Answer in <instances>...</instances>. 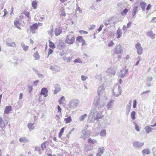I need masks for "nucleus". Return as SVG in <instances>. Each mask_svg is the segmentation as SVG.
<instances>
[{"label":"nucleus","instance_id":"nucleus-1","mask_svg":"<svg viewBox=\"0 0 156 156\" xmlns=\"http://www.w3.org/2000/svg\"><path fill=\"white\" fill-rule=\"evenodd\" d=\"M107 99V98L105 97L104 99H101L99 98H96L94 101V104L99 109L104 107L105 103V101Z\"/></svg>","mask_w":156,"mask_h":156},{"label":"nucleus","instance_id":"nucleus-2","mask_svg":"<svg viewBox=\"0 0 156 156\" xmlns=\"http://www.w3.org/2000/svg\"><path fill=\"white\" fill-rule=\"evenodd\" d=\"M75 40V38L74 35L70 34L66 36L65 42L68 44H72L74 42Z\"/></svg>","mask_w":156,"mask_h":156},{"label":"nucleus","instance_id":"nucleus-3","mask_svg":"<svg viewBox=\"0 0 156 156\" xmlns=\"http://www.w3.org/2000/svg\"><path fill=\"white\" fill-rule=\"evenodd\" d=\"M90 115L92 116L93 119L94 120H97L101 118L102 116L99 114L98 113L96 109L93 108L90 112Z\"/></svg>","mask_w":156,"mask_h":156},{"label":"nucleus","instance_id":"nucleus-4","mask_svg":"<svg viewBox=\"0 0 156 156\" xmlns=\"http://www.w3.org/2000/svg\"><path fill=\"white\" fill-rule=\"evenodd\" d=\"M8 121L5 118L3 119L0 117V127L2 130H4L5 128L8 125Z\"/></svg>","mask_w":156,"mask_h":156},{"label":"nucleus","instance_id":"nucleus-5","mask_svg":"<svg viewBox=\"0 0 156 156\" xmlns=\"http://www.w3.org/2000/svg\"><path fill=\"white\" fill-rule=\"evenodd\" d=\"M79 102V101L77 99H72L69 102V105L70 108H73L77 106Z\"/></svg>","mask_w":156,"mask_h":156},{"label":"nucleus","instance_id":"nucleus-6","mask_svg":"<svg viewBox=\"0 0 156 156\" xmlns=\"http://www.w3.org/2000/svg\"><path fill=\"white\" fill-rule=\"evenodd\" d=\"M117 86H115V87L113 88V94L114 96L116 97H118L121 94L122 90L120 86L119 85L118 86V88H117Z\"/></svg>","mask_w":156,"mask_h":156},{"label":"nucleus","instance_id":"nucleus-7","mask_svg":"<svg viewBox=\"0 0 156 156\" xmlns=\"http://www.w3.org/2000/svg\"><path fill=\"white\" fill-rule=\"evenodd\" d=\"M133 145L135 148H141L144 144V142H140L139 141H135L133 143Z\"/></svg>","mask_w":156,"mask_h":156},{"label":"nucleus","instance_id":"nucleus-8","mask_svg":"<svg viewBox=\"0 0 156 156\" xmlns=\"http://www.w3.org/2000/svg\"><path fill=\"white\" fill-rule=\"evenodd\" d=\"M135 48L137 50V52L139 55H141L143 53V48L140 43H137L135 45Z\"/></svg>","mask_w":156,"mask_h":156},{"label":"nucleus","instance_id":"nucleus-9","mask_svg":"<svg viewBox=\"0 0 156 156\" xmlns=\"http://www.w3.org/2000/svg\"><path fill=\"white\" fill-rule=\"evenodd\" d=\"M123 50L120 44H119L116 46L114 50V53L116 54H119L121 53L122 52Z\"/></svg>","mask_w":156,"mask_h":156},{"label":"nucleus","instance_id":"nucleus-10","mask_svg":"<svg viewBox=\"0 0 156 156\" xmlns=\"http://www.w3.org/2000/svg\"><path fill=\"white\" fill-rule=\"evenodd\" d=\"M105 88L103 85L100 86L97 90L98 94L99 95H101L105 93Z\"/></svg>","mask_w":156,"mask_h":156},{"label":"nucleus","instance_id":"nucleus-11","mask_svg":"<svg viewBox=\"0 0 156 156\" xmlns=\"http://www.w3.org/2000/svg\"><path fill=\"white\" fill-rule=\"evenodd\" d=\"M82 134L81 137L83 140H85L88 137L90 136L89 134L87 133L85 130H83L82 131Z\"/></svg>","mask_w":156,"mask_h":156},{"label":"nucleus","instance_id":"nucleus-12","mask_svg":"<svg viewBox=\"0 0 156 156\" xmlns=\"http://www.w3.org/2000/svg\"><path fill=\"white\" fill-rule=\"evenodd\" d=\"M48 90L46 88H43L41 89V94L43 95L44 97L48 96Z\"/></svg>","mask_w":156,"mask_h":156},{"label":"nucleus","instance_id":"nucleus-13","mask_svg":"<svg viewBox=\"0 0 156 156\" xmlns=\"http://www.w3.org/2000/svg\"><path fill=\"white\" fill-rule=\"evenodd\" d=\"M131 107V101H130L129 103L128 104L126 108V114L128 115L130 111V109Z\"/></svg>","mask_w":156,"mask_h":156},{"label":"nucleus","instance_id":"nucleus-14","mask_svg":"<svg viewBox=\"0 0 156 156\" xmlns=\"http://www.w3.org/2000/svg\"><path fill=\"white\" fill-rule=\"evenodd\" d=\"M55 90H54V93L56 94L59 92L61 90V88L59 85L57 84L55 86Z\"/></svg>","mask_w":156,"mask_h":156},{"label":"nucleus","instance_id":"nucleus-15","mask_svg":"<svg viewBox=\"0 0 156 156\" xmlns=\"http://www.w3.org/2000/svg\"><path fill=\"white\" fill-rule=\"evenodd\" d=\"M62 32V29L61 28L59 27L55 28V34L56 36H58Z\"/></svg>","mask_w":156,"mask_h":156},{"label":"nucleus","instance_id":"nucleus-16","mask_svg":"<svg viewBox=\"0 0 156 156\" xmlns=\"http://www.w3.org/2000/svg\"><path fill=\"white\" fill-rule=\"evenodd\" d=\"M57 46L59 49H63L65 46V44L64 42L61 41L58 43Z\"/></svg>","mask_w":156,"mask_h":156},{"label":"nucleus","instance_id":"nucleus-17","mask_svg":"<svg viewBox=\"0 0 156 156\" xmlns=\"http://www.w3.org/2000/svg\"><path fill=\"white\" fill-rule=\"evenodd\" d=\"M147 35L150 37L151 38L154 39L155 37V34L153 33L152 31H150L147 33Z\"/></svg>","mask_w":156,"mask_h":156},{"label":"nucleus","instance_id":"nucleus-18","mask_svg":"<svg viewBox=\"0 0 156 156\" xmlns=\"http://www.w3.org/2000/svg\"><path fill=\"white\" fill-rule=\"evenodd\" d=\"M138 6H135L133 8V12L132 13V15L133 17H134V18L135 17V15L136 14V13L138 11Z\"/></svg>","mask_w":156,"mask_h":156},{"label":"nucleus","instance_id":"nucleus-19","mask_svg":"<svg viewBox=\"0 0 156 156\" xmlns=\"http://www.w3.org/2000/svg\"><path fill=\"white\" fill-rule=\"evenodd\" d=\"M12 110V107L10 106H8L5 107L4 110V113L8 114Z\"/></svg>","mask_w":156,"mask_h":156},{"label":"nucleus","instance_id":"nucleus-20","mask_svg":"<svg viewBox=\"0 0 156 156\" xmlns=\"http://www.w3.org/2000/svg\"><path fill=\"white\" fill-rule=\"evenodd\" d=\"M14 24L15 26L18 29L21 30V28L19 26H20V24L18 20H15L14 21Z\"/></svg>","mask_w":156,"mask_h":156},{"label":"nucleus","instance_id":"nucleus-21","mask_svg":"<svg viewBox=\"0 0 156 156\" xmlns=\"http://www.w3.org/2000/svg\"><path fill=\"white\" fill-rule=\"evenodd\" d=\"M126 73L123 69L120 70V72L118 73V76L121 78H123L125 76Z\"/></svg>","mask_w":156,"mask_h":156},{"label":"nucleus","instance_id":"nucleus-22","mask_svg":"<svg viewBox=\"0 0 156 156\" xmlns=\"http://www.w3.org/2000/svg\"><path fill=\"white\" fill-rule=\"evenodd\" d=\"M142 152L143 154L145 155L149 154L151 153V152L148 148L144 149L142 151Z\"/></svg>","mask_w":156,"mask_h":156},{"label":"nucleus","instance_id":"nucleus-23","mask_svg":"<svg viewBox=\"0 0 156 156\" xmlns=\"http://www.w3.org/2000/svg\"><path fill=\"white\" fill-rule=\"evenodd\" d=\"M108 72L109 73L112 75H115L116 73V71L115 70L112 68H109L108 69Z\"/></svg>","mask_w":156,"mask_h":156},{"label":"nucleus","instance_id":"nucleus-24","mask_svg":"<svg viewBox=\"0 0 156 156\" xmlns=\"http://www.w3.org/2000/svg\"><path fill=\"white\" fill-rule=\"evenodd\" d=\"M19 141L21 142L26 143L28 142V139L26 137H22L19 139Z\"/></svg>","mask_w":156,"mask_h":156},{"label":"nucleus","instance_id":"nucleus-25","mask_svg":"<svg viewBox=\"0 0 156 156\" xmlns=\"http://www.w3.org/2000/svg\"><path fill=\"white\" fill-rule=\"evenodd\" d=\"M66 55H65L62 58L63 60L67 62H69L72 59V57H68L66 56Z\"/></svg>","mask_w":156,"mask_h":156},{"label":"nucleus","instance_id":"nucleus-26","mask_svg":"<svg viewBox=\"0 0 156 156\" xmlns=\"http://www.w3.org/2000/svg\"><path fill=\"white\" fill-rule=\"evenodd\" d=\"M140 5L143 11H144L145 10V8L146 5V4L144 2H142L140 3Z\"/></svg>","mask_w":156,"mask_h":156},{"label":"nucleus","instance_id":"nucleus-27","mask_svg":"<svg viewBox=\"0 0 156 156\" xmlns=\"http://www.w3.org/2000/svg\"><path fill=\"white\" fill-rule=\"evenodd\" d=\"M116 34L117 35V38H120L122 35V32L121 30L118 29L117 31Z\"/></svg>","mask_w":156,"mask_h":156},{"label":"nucleus","instance_id":"nucleus-28","mask_svg":"<svg viewBox=\"0 0 156 156\" xmlns=\"http://www.w3.org/2000/svg\"><path fill=\"white\" fill-rule=\"evenodd\" d=\"M69 10V9L67 8L66 9H63L62 11H61V15L64 17L66 15V12H67V11Z\"/></svg>","mask_w":156,"mask_h":156},{"label":"nucleus","instance_id":"nucleus-29","mask_svg":"<svg viewBox=\"0 0 156 156\" xmlns=\"http://www.w3.org/2000/svg\"><path fill=\"white\" fill-rule=\"evenodd\" d=\"M105 150V149L104 147H99L98 149V152L101 153V154H103L104 153V151Z\"/></svg>","mask_w":156,"mask_h":156},{"label":"nucleus","instance_id":"nucleus-30","mask_svg":"<svg viewBox=\"0 0 156 156\" xmlns=\"http://www.w3.org/2000/svg\"><path fill=\"white\" fill-rule=\"evenodd\" d=\"M34 123H28V127L29 128V129L31 131L32 130H33V129L34 128Z\"/></svg>","mask_w":156,"mask_h":156},{"label":"nucleus","instance_id":"nucleus-31","mask_svg":"<svg viewBox=\"0 0 156 156\" xmlns=\"http://www.w3.org/2000/svg\"><path fill=\"white\" fill-rule=\"evenodd\" d=\"M145 130L147 133H149L151 131L152 128L148 126H147L145 127Z\"/></svg>","mask_w":156,"mask_h":156},{"label":"nucleus","instance_id":"nucleus-32","mask_svg":"<svg viewBox=\"0 0 156 156\" xmlns=\"http://www.w3.org/2000/svg\"><path fill=\"white\" fill-rule=\"evenodd\" d=\"M37 1H33L32 3V7L34 9H36L37 6Z\"/></svg>","mask_w":156,"mask_h":156},{"label":"nucleus","instance_id":"nucleus-33","mask_svg":"<svg viewBox=\"0 0 156 156\" xmlns=\"http://www.w3.org/2000/svg\"><path fill=\"white\" fill-rule=\"evenodd\" d=\"M65 120L66 121L65 123H68L70 122L72 120L71 116H69V117H67L66 118H65Z\"/></svg>","mask_w":156,"mask_h":156},{"label":"nucleus","instance_id":"nucleus-34","mask_svg":"<svg viewBox=\"0 0 156 156\" xmlns=\"http://www.w3.org/2000/svg\"><path fill=\"white\" fill-rule=\"evenodd\" d=\"M21 46H22L24 50L27 51L28 50V46L25 45L23 43H21Z\"/></svg>","mask_w":156,"mask_h":156},{"label":"nucleus","instance_id":"nucleus-35","mask_svg":"<svg viewBox=\"0 0 156 156\" xmlns=\"http://www.w3.org/2000/svg\"><path fill=\"white\" fill-rule=\"evenodd\" d=\"M113 101H111L107 104V107L108 109H110L112 108V105Z\"/></svg>","mask_w":156,"mask_h":156},{"label":"nucleus","instance_id":"nucleus-36","mask_svg":"<svg viewBox=\"0 0 156 156\" xmlns=\"http://www.w3.org/2000/svg\"><path fill=\"white\" fill-rule=\"evenodd\" d=\"M33 56L35 58V60H38L39 59L40 56L37 52H35L33 55Z\"/></svg>","mask_w":156,"mask_h":156},{"label":"nucleus","instance_id":"nucleus-37","mask_svg":"<svg viewBox=\"0 0 156 156\" xmlns=\"http://www.w3.org/2000/svg\"><path fill=\"white\" fill-rule=\"evenodd\" d=\"M135 115L136 112L135 111H133L131 113V117L133 120L135 119Z\"/></svg>","mask_w":156,"mask_h":156},{"label":"nucleus","instance_id":"nucleus-38","mask_svg":"<svg viewBox=\"0 0 156 156\" xmlns=\"http://www.w3.org/2000/svg\"><path fill=\"white\" fill-rule=\"evenodd\" d=\"M106 134V131L105 130H102L100 132V134L101 136H105Z\"/></svg>","mask_w":156,"mask_h":156},{"label":"nucleus","instance_id":"nucleus-39","mask_svg":"<svg viewBox=\"0 0 156 156\" xmlns=\"http://www.w3.org/2000/svg\"><path fill=\"white\" fill-rule=\"evenodd\" d=\"M88 142L90 143H91L92 144H94L96 143L97 142V141L96 140L94 139H92L90 138H89L88 139Z\"/></svg>","mask_w":156,"mask_h":156},{"label":"nucleus","instance_id":"nucleus-40","mask_svg":"<svg viewBox=\"0 0 156 156\" xmlns=\"http://www.w3.org/2000/svg\"><path fill=\"white\" fill-rule=\"evenodd\" d=\"M128 11V9H125L121 12V14L122 16H124L126 14Z\"/></svg>","mask_w":156,"mask_h":156},{"label":"nucleus","instance_id":"nucleus-41","mask_svg":"<svg viewBox=\"0 0 156 156\" xmlns=\"http://www.w3.org/2000/svg\"><path fill=\"white\" fill-rule=\"evenodd\" d=\"M49 47L52 49L54 48L55 47L54 44L51 41H49Z\"/></svg>","mask_w":156,"mask_h":156},{"label":"nucleus","instance_id":"nucleus-42","mask_svg":"<svg viewBox=\"0 0 156 156\" xmlns=\"http://www.w3.org/2000/svg\"><path fill=\"white\" fill-rule=\"evenodd\" d=\"M83 39H84L82 37L79 36L77 37L76 41H78L80 42H82Z\"/></svg>","mask_w":156,"mask_h":156},{"label":"nucleus","instance_id":"nucleus-43","mask_svg":"<svg viewBox=\"0 0 156 156\" xmlns=\"http://www.w3.org/2000/svg\"><path fill=\"white\" fill-rule=\"evenodd\" d=\"M87 116V115L86 114H84V115L82 116L81 117H80L79 120L81 121H83L85 118H86Z\"/></svg>","mask_w":156,"mask_h":156},{"label":"nucleus","instance_id":"nucleus-44","mask_svg":"<svg viewBox=\"0 0 156 156\" xmlns=\"http://www.w3.org/2000/svg\"><path fill=\"white\" fill-rule=\"evenodd\" d=\"M64 127H63L62 128H61V129L60 130V132H59V134H58V136L60 138L62 136V133L64 132Z\"/></svg>","mask_w":156,"mask_h":156},{"label":"nucleus","instance_id":"nucleus-45","mask_svg":"<svg viewBox=\"0 0 156 156\" xmlns=\"http://www.w3.org/2000/svg\"><path fill=\"white\" fill-rule=\"evenodd\" d=\"M6 45L8 46L13 47L14 45H15V43L14 42L11 43L7 42H6Z\"/></svg>","mask_w":156,"mask_h":156},{"label":"nucleus","instance_id":"nucleus-46","mask_svg":"<svg viewBox=\"0 0 156 156\" xmlns=\"http://www.w3.org/2000/svg\"><path fill=\"white\" fill-rule=\"evenodd\" d=\"M38 26L37 23H34L33 24L32 26H31L30 27H32V28L34 29H37Z\"/></svg>","mask_w":156,"mask_h":156},{"label":"nucleus","instance_id":"nucleus-47","mask_svg":"<svg viewBox=\"0 0 156 156\" xmlns=\"http://www.w3.org/2000/svg\"><path fill=\"white\" fill-rule=\"evenodd\" d=\"M65 100V97L63 96L62 97L58 100V102L60 104H62L63 103V101Z\"/></svg>","mask_w":156,"mask_h":156},{"label":"nucleus","instance_id":"nucleus-48","mask_svg":"<svg viewBox=\"0 0 156 156\" xmlns=\"http://www.w3.org/2000/svg\"><path fill=\"white\" fill-rule=\"evenodd\" d=\"M46 142L45 141L41 145V147L42 148V150H44L46 148Z\"/></svg>","mask_w":156,"mask_h":156},{"label":"nucleus","instance_id":"nucleus-49","mask_svg":"<svg viewBox=\"0 0 156 156\" xmlns=\"http://www.w3.org/2000/svg\"><path fill=\"white\" fill-rule=\"evenodd\" d=\"M76 10V13L77 14H78L79 13H82V10L80 9L79 7H77Z\"/></svg>","mask_w":156,"mask_h":156},{"label":"nucleus","instance_id":"nucleus-50","mask_svg":"<svg viewBox=\"0 0 156 156\" xmlns=\"http://www.w3.org/2000/svg\"><path fill=\"white\" fill-rule=\"evenodd\" d=\"M68 55V53H65L64 52V51L62 50V51H61L60 53V55L61 56H64L65 55Z\"/></svg>","mask_w":156,"mask_h":156},{"label":"nucleus","instance_id":"nucleus-51","mask_svg":"<svg viewBox=\"0 0 156 156\" xmlns=\"http://www.w3.org/2000/svg\"><path fill=\"white\" fill-rule=\"evenodd\" d=\"M110 20V19L108 20L107 21L104 20V24L106 26H107L109 24V21Z\"/></svg>","mask_w":156,"mask_h":156},{"label":"nucleus","instance_id":"nucleus-52","mask_svg":"<svg viewBox=\"0 0 156 156\" xmlns=\"http://www.w3.org/2000/svg\"><path fill=\"white\" fill-rule=\"evenodd\" d=\"M28 92L30 93L32 90L33 87L31 85H29L28 86Z\"/></svg>","mask_w":156,"mask_h":156},{"label":"nucleus","instance_id":"nucleus-53","mask_svg":"<svg viewBox=\"0 0 156 156\" xmlns=\"http://www.w3.org/2000/svg\"><path fill=\"white\" fill-rule=\"evenodd\" d=\"M137 101L136 100H134L133 101V107L134 108H135L136 107Z\"/></svg>","mask_w":156,"mask_h":156},{"label":"nucleus","instance_id":"nucleus-54","mask_svg":"<svg viewBox=\"0 0 156 156\" xmlns=\"http://www.w3.org/2000/svg\"><path fill=\"white\" fill-rule=\"evenodd\" d=\"M57 66H51L50 67V69L53 70V71H56V68Z\"/></svg>","mask_w":156,"mask_h":156},{"label":"nucleus","instance_id":"nucleus-55","mask_svg":"<svg viewBox=\"0 0 156 156\" xmlns=\"http://www.w3.org/2000/svg\"><path fill=\"white\" fill-rule=\"evenodd\" d=\"M91 149L89 148L87 145L85 146V151L87 152L91 150Z\"/></svg>","mask_w":156,"mask_h":156},{"label":"nucleus","instance_id":"nucleus-56","mask_svg":"<svg viewBox=\"0 0 156 156\" xmlns=\"http://www.w3.org/2000/svg\"><path fill=\"white\" fill-rule=\"evenodd\" d=\"M51 27V29L50 30H48V33L49 34H51L53 32V26H52Z\"/></svg>","mask_w":156,"mask_h":156},{"label":"nucleus","instance_id":"nucleus-57","mask_svg":"<svg viewBox=\"0 0 156 156\" xmlns=\"http://www.w3.org/2000/svg\"><path fill=\"white\" fill-rule=\"evenodd\" d=\"M79 33L81 34H87L88 33L86 31L83 30H80Z\"/></svg>","mask_w":156,"mask_h":156},{"label":"nucleus","instance_id":"nucleus-58","mask_svg":"<svg viewBox=\"0 0 156 156\" xmlns=\"http://www.w3.org/2000/svg\"><path fill=\"white\" fill-rule=\"evenodd\" d=\"M81 79L83 81H85L87 79L88 77L82 75L81 76Z\"/></svg>","mask_w":156,"mask_h":156},{"label":"nucleus","instance_id":"nucleus-59","mask_svg":"<svg viewBox=\"0 0 156 156\" xmlns=\"http://www.w3.org/2000/svg\"><path fill=\"white\" fill-rule=\"evenodd\" d=\"M37 76L39 78H41L43 79L44 78V76L42 74H41L40 73H39L37 74Z\"/></svg>","mask_w":156,"mask_h":156},{"label":"nucleus","instance_id":"nucleus-60","mask_svg":"<svg viewBox=\"0 0 156 156\" xmlns=\"http://www.w3.org/2000/svg\"><path fill=\"white\" fill-rule=\"evenodd\" d=\"M152 80V77H147L146 82H147L149 81H151Z\"/></svg>","mask_w":156,"mask_h":156},{"label":"nucleus","instance_id":"nucleus-61","mask_svg":"<svg viewBox=\"0 0 156 156\" xmlns=\"http://www.w3.org/2000/svg\"><path fill=\"white\" fill-rule=\"evenodd\" d=\"M74 62H79V63H82V61L79 60V59H75L74 61Z\"/></svg>","mask_w":156,"mask_h":156},{"label":"nucleus","instance_id":"nucleus-62","mask_svg":"<svg viewBox=\"0 0 156 156\" xmlns=\"http://www.w3.org/2000/svg\"><path fill=\"white\" fill-rule=\"evenodd\" d=\"M24 15L27 17L29 18L30 17V13L28 12H25L24 13Z\"/></svg>","mask_w":156,"mask_h":156},{"label":"nucleus","instance_id":"nucleus-63","mask_svg":"<svg viewBox=\"0 0 156 156\" xmlns=\"http://www.w3.org/2000/svg\"><path fill=\"white\" fill-rule=\"evenodd\" d=\"M82 46H84V45H87V43L83 39V40L82 41Z\"/></svg>","mask_w":156,"mask_h":156},{"label":"nucleus","instance_id":"nucleus-64","mask_svg":"<svg viewBox=\"0 0 156 156\" xmlns=\"http://www.w3.org/2000/svg\"><path fill=\"white\" fill-rule=\"evenodd\" d=\"M32 69L37 74L39 73L38 71L34 68H32Z\"/></svg>","mask_w":156,"mask_h":156}]
</instances>
